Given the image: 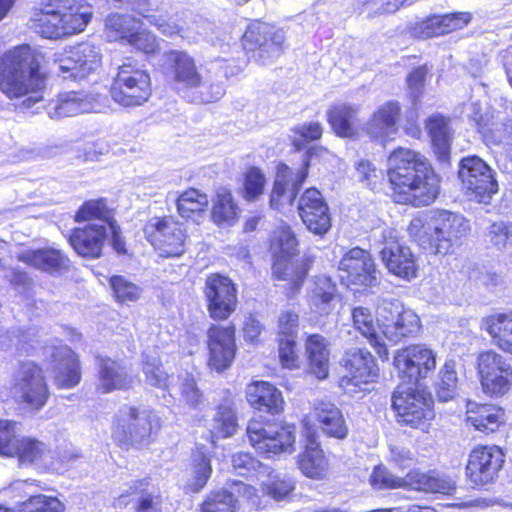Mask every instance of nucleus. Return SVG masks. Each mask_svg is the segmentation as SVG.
<instances>
[{"label":"nucleus","instance_id":"ddd939ff","mask_svg":"<svg viewBox=\"0 0 512 512\" xmlns=\"http://www.w3.org/2000/svg\"><path fill=\"white\" fill-rule=\"evenodd\" d=\"M147 241L164 257H179L185 252L186 234L171 216L152 217L144 225Z\"/></svg>","mask_w":512,"mask_h":512},{"label":"nucleus","instance_id":"f8f14e48","mask_svg":"<svg viewBox=\"0 0 512 512\" xmlns=\"http://www.w3.org/2000/svg\"><path fill=\"white\" fill-rule=\"evenodd\" d=\"M377 317L381 333L393 343L414 336L420 330L418 315L405 309L398 300H383L377 308Z\"/></svg>","mask_w":512,"mask_h":512},{"label":"nucleus","instance_id":"c03bdc74","mask_svg":"<svg viewBox=\"0 0 512 512\" xmlns=\"http://www.w3.org/2000/svg\"><path fill=\"white\" fill-rule=\"evenodd\" d=\"M239 209L233 200V196L226 188L217 190L213 201L211 218L219 227L233 226L238 219Z\"/></svg>","mask_w":512,"mask_h":512},{"label":"nucleus","instance_id":"e2e57ef3","mask_svg":"<svg viewBox=\"0 0 512 512\" xmlns=\"http://www.w3.org/2000/svg\"><path fill=\"white\" fill-rule=\"evenodd\" d=\"M106 212L107 208L102 200H91L81 206L76 213L75 220L78 222L95 220L91 224H106L103 219Z\"/></svg>","mask_w":512,"mask_h":512},{"label":"nucleus","instance_id":"603ef678","mask_svg":"<svg viewBox=\"0 0 512 512\" xmlns=\"http://www.w3.org/2000/svg\"><path fill=\"white\" fill-rule=\"evenodd\" d=\"M238 500L226 489L211 491L201 504V512H236Z\"/></svg>","mask_w":512,"mask_h":512},{"label":"nucleus","instance_id":"58836bf2","mask_svg":"<svg viewBox=\"0 0 512 512\" xmlns=\"http://www.w3.org/2000/svg\"><path fill=\"white\" fill-rule=\"evenodd\" d=\"M94 110L91 98L83 92H67L58 96L50 104L49 115L54 117H70Z\"/></svg>","mask_w":512,"mask_h":512},{"label":"nucleus","instance_id":"39448f33","mask_svg":"<svg viewBox=\"0 0 512 512\" xmlns=\"http://www.w3.org/2000/svg\"><path fill=\"white\" fill-rule=\"evenodd\" d=\"M371 239L389 273L408 281L417 277V259L411 249L400 242L395 229L374 230Z\"/></svg>","mask_w":512,"mask_h":512},{"label":"nucleus","instance_id":"052dcab7","mask_svg":"<svg viewBox=\"0 0 512 512\" xmlns=\"http://www.w3.org/2000/svg\"><path fill=\"white\" fill-rule=\"evenodd\" d=\"M295 136L292 143L297 150H302L305 144L310 141H315L321 138L323 127L319 122H308L293 128Z\"/></svg>","mask_w":512,"mask_h":512},{"label":"nucleus","instance_id":"9d476101","mask_svg":"<svg viewBox=\"0 0 512 512\" xmlns=\"http://www.w3.org/2000/svg\"><path fill=\"white\" fill-rule=\"evenodd\" d=\"M251 445L266 457L294 450L295 427L282 424L262 423L252 420L247 426Z\"/></svg>","mask_w":512,"mask_h":512},{"label":"nucleus","instance_id":"4468645a","mask_svg":"<svg viewBox=\"0 0 512 512\" xmlns=\"http://www.w3.org/2000/svg\"><path fill=\"white\" fill-rule=\"evenodd\" d=\"M482 388L491 396L504 395L512 385V366L501 354L488 350L477 357Z\"/></svg>","mask_w":512,"mask_h":512},{"label":"nucleus","instance_id":"f3484780","mask_svg":"<svg viewBox=\"0 0 512 512\" xmlns=\"http://www.w3.org/2000/svg\"><path fill=\"white\" fill-rule=\"evenodd\" d=\"M394 365L408 384L416 385L419 380L428 377L436 368V356L425 345H410L399 350L394 357Z\"/></svg>","mask_w":512,"mask_h":512},{"label":"nucleus","instance_id":"4d7b16f0","mask_svg":"<svg viewBox=\"0 0 512 512\" xmlns=\"http://www.w3.org/2000/svg\"><path fill=\"white\" fill-rule=\"evenodd\" d=\"M370 483L378 490L408 487V474L403 478L396 477L387 468L377 466L370 476Z\"/></svg>","mask_w":512,"mask_h":512},{"label":"nucleus","instance_id":"09e8293b","mask_svg":"<svg viewBox=\"0 0 512 512\" xmlns=\"http://www.w3.org/2000/svg\"><path fill=\"white\" fill-rule=\"evenodd\" d=\"M212 468L210 459L201 451L193 454L191 477L186 484V490L198 493L207 484L211 476Z\"/></svg>","mask_w":512,"mask_h":512},{"label":"nucleus","instance_id":"5701e85b","mask_svg":"<svg viewBox=\"0 0 512 512\" xmlns=\"http://www.w3.org/2000/svg\"><path fill=\"white\" fill-rule=\"evenodd\" d=\"M504 463V454L497 446H480L469 455L466 472L476 485L491 482Z\"/></svg>","mask_w":512,"mask_h":512},{"label":"nucleus","instance_id":"8fccbe9b","mask_svg":"<svg viewBox=\"0 0 512 512\" xmlns=\"http://www.w3.org/2000/svg\"><path fill=\"white\" fill-rule=\"evenodd\" d=\"M141 21L129 14L112 13L105 20V29L110 39H128Z\"/></svg>","mask_w":512,"mask_h":512},{"label":"nucleus","instance_id":"0e129e2a","mask_svg":"<svg viewBox=\"0 0 512 512\" xmlns=\"http://www.w3.org/2000/svg\"><path fill=\"white\" fill-rule=\"evenodd\" d=\"M275 259H292L297 253V241L290 229L279 232L274 245Z\"/></svg>","mask_w":512,"mask_h":512},{"label":"nucleus","instance_id":"680f3d73","mask_svg":"<svg viewBox=\"0 0 512 512\" xmlns=\"http://www.w3.org/2000/svg\"><path fill=\"white\" fill-rule=\"evenodd\" d=\"M115 297L120 302L137 301L142 289L122 276H114L110 280Z\"/></svg>","mask_w":512,"mask_h":512},{"label":"nucleus","instance_id":"4be33fe9","mask_svg":"<svg viewBox=\"0 0 512 512\" xmlns=\"http://www.w3.org/2000/svg\"><path fill=\"white\" fill-rule=\"evenodd\" d=\"M207 338L208 365L217 372L226 370L236 354L234 326L211 325L207 331Z\"/></svg>","mask_w":512,"mask_h":512},{"label":"nucleus","instance_id":"ea45409f","mask_svg":"<svg viewBox=\"0 0 512 512\" xmlns=\"http://www.w3.org/2000/svg\"><path fill=\"white\" fill-rule=\"evenodd\" d=\"M467 421L477 430L494 432L504 421V411L490 404L467 403Z\"/></svg>","mask_w":512,"mask_h":512},{"label":"nucleus","instance_id":"aec40b11","mask_svg":"<svg viewBox=\"0 0 512 512\" xmlns=\"http://www.w3.org/2000/svg\"><path fill=\"white\" fill-rule=\"evenodd\" d=\"M16 422L0 421V455L17 456L21 464H30L38 459L44 450L43 443L16 434Z\"/></svg>","mask_w":512,"mask_h":512},{"label":"nucleus","instance_id":"2eb2a0df","mask_svg":"<svg viewBox=\"0 0 512 512\" xmlns=\"http://www.w3.org/2000/svg\"><path fill=\"white\" fill-rule=\"evenodd\" d=\"M316 148L309 149L304 155L301 168L293 172L287 165L280 164L270 195V206L281 210L285 206H292L302 184L308 176L311 158Z\"/></svg>","mask_w":512,"mask_h":512},{"label":"nucleus","instance_id":"4c0bfd02","mask_svg":"<svg viewBox=\"0 0 512 512\" xmlns=\"http://www.w3.org/2000/svg\"><path fill=\"white\" fill-rule=\"evenodd\" d=\"M426 129L437 158L441 163L448 164L452 139L449 119L441 115H432L426 121Z\"/></svg>","mask_w":512,"mask_h":512},{"label":"nucleus","instance_id":"3c124183","mask_svg":"<svg viewBox=\"0 0 512 512\" xmlns=\"http://www.w3.org/2000/svg\"><path fill=\"white\" fill-rule=\"evenodd\" d=\"M458 376L456 371V362L448 360L439 371L438 381L436 382V395L442 402H447L456 394Z\"/></svg>","mask_w":512,"mask_h":512},{"label":"nucleus","instance_id":"6e6552de","mask_svg":"<svg viewBox=\"0 0 512 512\" xmlns=\"http://www.w3.org/2000/svg\"><path fill=\"white\" fill-rule=\"evenodd\" d=\"M10 391L18 404L31 411L42 409L50 395L42 369L33 362L22 363L15 371Z\"/></svg>","mask_w":512,"mask_h":512},{"label":"nucleus","instance_id":"5fc2aeb1","mask_svg":"<svg viewBox=\"0 0 512 512\" xmlns=\"http://www.w3.org/2000/svg\"><path fill=\"white\" fill-rule=\"evenodd\" d=\"M485 238L498 250L512 252V222H493L488 226Z\"/></svg>","mask_w":512,"mask_h":512},{"label":"nucleus","instance_id":"a878e982","mask_svg":"<svg viewBox=\"0 0 512 512\" xmlns=\"http://www.w3.org/2000/svg\"><path fill=\"white\" fill-rule=\"evenodd\" d=\"M338 298L337 285L329 276L321 274L311 279L306 294L311 313L319 316L329 315Z\"/></svg>","mask_w":512,"mask_h":512},{"label":"nucleus","instance_id":"412c9836","mask_svg":"<svg viewBox=\"0 0 512 512\" xmlns=\"http://www.w3.org/2000/svg\"><path fill=\"white\" fill-rule=\"evenodd\" d=\"M297 209L303 223L312 233L322 236L330 230L329 207L316 188L304 191L298 200Z\"/></svg>","mask_w":512,"mask_h":512},{"label":"nucleus","instance_id":"7ed1b4c3","mask_svg":"<svg viewBox=\"0 0 512 512\" xmlns=\"http://www.w3.org/2000/svg\"><path fill=\"white\" fill-rule=\"evenodd\" d=\"M470 230L469 222L462 216L449 211H442L430 222L413 219L408 232L418 244L436 254H448L454 245L465 237Z\"/></svg>","mask_w":512,"mask_h":512},{"label":"nucleus","instance_id":"a18cd8bd","mask_svg":"<svg viewBox=\"0 0 512 512\" xmlns=\"http://www.w3.org/2000/svg\"><path fill=\"white\" fill-rule=\"evenodd\" d=\"M208 427L213 440L215 438H228L234 435L237 431L238 423L233 407L229 404L217 406Z\"/></svg>","mask_w":512,"mask_h":512},{"label":"nucleus","instance_id":"dca6fc26","mask_svg":"<svg viewBox=\"0 0 512 512\" xmlns=\"http://www.w3.org/2000/svg\"><path fill=\"white\" fill-rule=\"evenodd\" d=\"M284 34L266 23H253L243 36L244 48L262 64L276 60L283 52Z\"/></svg>","mask_w":512,"mask_h":512},{"label":"nucleus","instance_id":"bf43d9fd","mask_svg":"<svg viewBox=\"0 0 512 512\" xmlns=\"http://www.w3.org/2000/svg\"><path fill=\"white\" fill-rule=\"evenodd\" d=\"M63 504L54 497L46 495L31 496L23 502L21 512H63Z\"/></svg>","mask_w":512,"mask_h":512},{"label":"nucleus","instance_id":"c85d7f7f","mask_svg":"<svg viewBox=\"0 0 512 512\" xmlns=\"http://www.w3.org/2000/svg\"><path fill=\"white\" fill-rule=\"evenodd\" d=\"M61 19L63 35L82 32L93 15L92 6L85 0H54Z\"/></svg>","mask_w":512,"mask_h":512},{"label":"nucleus","instance_id":"a211bd4d","mask_svg":"<svg viewBox=\"0 0 512 512\" xmlns=\"http://www.w3.org/2000/svg\"><path fill=\"white\" fill-rule=\"evenodd\" d=\"M64 79L82 80L101 64L100 49L92 43H80L55 59Z\"/></svg>","mask_w":512,"mask_h":512},{"label":"nucleus","instance_id":"2f4dec72","mask_svg":"<svg viewBox=\"0 0 512 512\" xmlns=\"http://www.w3.org/2000/svg\"><path fill=\"white\" fill-rule=\"evenodd\" d=\"M401 106L397 101L382 104L365 125L366 133L373 139H385L398 130Z\"/></svg>","mask_w":512,"mask_h":512},{"label":"nucleus","instance_id":"f03ea898","mask_svg":"<svg viewBox=\"0 0 512 512\" xmlns=\"http://www.w3.org/2000/svg\"><path fill=\"white\" fill-rule=\"evenodd\" d=\"M388 179L399 193H410L416 205L431 204L440 189V179L428 159L404 147H398L390 154Z\"/></svg>","mask_w":512,"mask_h":512},{"label":"nucleus","instance_id":"864d4df0","mask_svg":"<svg viewBox=\"0 0 512 512\" xmlns=\"http://www.w3.org/2000/svg\"><path fill=\"white\" fill-rule=\"evenodd\" d=\"M209 203L208 196L196 189H189L177 198V210L183 218L204 211Z\"/></svg>","mask_w":512,"mask_h":512},{"label":"nucleus","instance_id":"423d86ee","mask_svg":"<svg viewBox=\"0 0 512 512\" xmlns=\"http://www.w3.org/2000/svg\"><path fill=\"white\" fill-rule=\"evenodd\" d=\"M433 399L429 392L414 384L398 385L392 396V406L398 422L419 428L434 418Z\"/></svg>","mask_w":512,"mask_h":512},{"label":"nucleus","instance_id":"20e7f679","mask_svg":"<svg viewBox=\"0 0 512 512\" xmlns=\"http://www.w3.org/2000/svg\"><path fill=\"white\" fill-rule=\"evenodd\" d=\"M149 73L131 58L118 65L110 88L112 99L120 106L130 108L143 105L151 96Z\"/></svg>","mask_w":512,"mask_h":512},{"label":"nucleus","instance_id":"72a5a7b5","mask_svg":"<svg viewBox=\"0 0 512 512\" xmlns=\"http://www.w3.org/2000/svg\"><path fill=\"white\" fill-rule=\"evenodd\" d=\"M305 356L308 371L322 380L329 374L330 343L321 334L308 335L305 343Z\"/></svg>","mask_w":512,"mask_h":512},{"label":"nucleus","instance_id":"0eeeda50","mask_svg":"<svg viewBox=\"0 0 512 512\" xmlns=\"http://www.w3.org/2000/svg\"><path fill=\"white\" fill-rule=\"evenodd\" d=\"M159 428L156 415L148 409L124 407L119 411L113 438L122 448L149 443Z\"/></svg>","mask_w":512,"mask_h":512},{"label":"nucleus","instance_id":"774afa93","mask_svg":"<svg viewBox=\"0 0 512 512\" xmlns=\"http://www.w3.org/2000/svg\"><path fill=\"white\" fill-rule=\"evenodd\" d=\"M490 139L497 145L504 147L512 144V114L507 113L499 118L490 130Z\"/></svg>","mask_w":512,"mask_h":512},{"label":"nucleus","instance_id":"13d9d810","mask_svg":"<svg viewBox=\"0 0 512 512\" xmlns=\"http://www.w3.org/2000/svg\"><path fill=\"white\" fill-rule=\"evenodd\" d=\"M266 178L259 168L251 167L245 173L243 197L253 201L263 194Z\"/></svg>","mask_w":512,"mask_h":512},{"label":"nucleus","instance_id":"393cba45","mask_svg":"<svg viewBox=\"0 0 512 512\" xmlns=\"http://www.w3.org/2000/svg\"><path fill=\"white\" fill-rule=\"evenodd\" d=\"M339 270L355 285L372 287L377 284L375 264L368 251L359 247L349 250L339 262Z\"/></svg>","mask_w":512,"mask_h":512},{"label":"nucleus","instance_id":"f257e3e1","mask_svg":"<svg viewBox=\"0 0 512 512\" xmlns=\"http://www.w3.org/2000/svg\"><path fill=\"white\" fill-rule=\"evenodd\" d=\"M44 55L23 44L8 50L0 61V90L10 99L27 96L24 105L32 108L42 100L39 92L45 86L40 65Z\"/></svg>","mask_w":512,"mask_h":512},{"label":"nucleus","instance_id":"c9c22d12","mask_svg":"<svg viewBox=\"0 0 512 512\" xmlns=\"http://www.w3.org/2000/svg\"><path fill=\"white\" fill-rule=\"evenodd\" d=\"M54 4V0H43L40 8L35 9L30 18L31 28L44 38L57 39L64 36L58 9Z\"/></svg>","mask_w":512,"mask_h":512},{"label":"nucleus","instance_id":"e433bc0d","mask_svg":"<svg viewBox=\"0 0 512 512\" xmlns=\"http://www.w3.org/2000/svg\"><path fill=\"white\" fill-rule=\"evenodd\" d=\"M408 488L450 495L456 490V482L451 477L434 471L429 473L410 471L408 473Z\"/></svg>","mask_w":512,"mask_h":512},{"label":"nucleus","instance_id":"7c9ffc66","mask_svg":"<svg viewBox=\"0 0 512 512\" xmlns=\"http://www.w3.org/2000/svg\"><path fill=\"white\" fill-rule=\"evenodd\" d=\"M246 399L258 411L277 415L284 409V399L280 390L266 381H254L246 387Z\"/></svg>","mask_w":512,"mask_h":512},{"label":"nucleus","instance_id":"f704fd0d","mask_svg":"<svg viewBox=\"0 0 512 512\" xmlns=\"http://www.w3.org/2000/svg\"><path fill=\"white\" fill-rule=\"evenodd\" d=\"M133 384V376L121 362L110 358L99 359L98 389L102 393L128 389Z\"/></svg>","mask_w":512,"mask_h":512},{"label":"nucleus","instance_id":"37998d69","mask_svg":"<svg viewBox=\"0 0 512 512\" xmlns=\"http://www.w3.org/2000/svg\"><path fill=\"white\" fill-rule=\"evenodd\" d=\"M357 114L358 107L338 103L327 111V120L338 136L351 138L355 135L354 121Z\"/></svg>","mask_w":512,"mask_h":512},{"label":"nucleus","instance_id":"69168bd1","mask_svg":"<svg viewBox=\"0 0 512 512\" xmlns=\"http://www.w3.org/2000/svg\"><path fill=\"white\" fill-rule=\"evenodd\" d=\"M149 482L147 479L135 480L129 486L128 494L141 493L138 512H151L157 510L158 497H154L150 493H145Z\"/></svg>","mask_w":512,"mask_h":512},{"label":"nucleus","instance_id":"49530a36","mask_svg":"<svg viewBox=\"0 0 512 512\" xmlns=\"http://www.w3.org/2000/svg\"><path fill=\"white\" fill-rule=\"evenodd\" d=\"M483 328L500 348L512 337V311L490 315L483 320Z\"/></svg>","mask_w":512,"mask_h":512},{"label":"nucleus","instance_id":"bb28decb","mask_svg":"<svg viewBox=\"0 0 512 512\" xmlns=\"http://www.w3.org/2000/svg\"><path fill=\"white\" fill-rule=\"evenodd\" d=\"M51 357L55 385L67 389L78 385L81 380V371L76 354L68 346L61 345L54 348Z\"/></svg>","mask_w":512,"mask_h":512},{"label":"nucleus","instance_id":"1a4fd4ad","mask_svg":"<svg viewBox=\"0 0 512 512\" xmlns=\"http://www.w3.org/2000/svg\"><path fill=\"white\" fill-rule=\"evenodd\" d=\"M160 69L171 86L181 94L200 88L204 78L196 60L185 50H169L160 58Z\"/></svg>","mask_w":512,"mask_h":512},{"label":"nucleus","instance_id":"b1692460","mask_svg":"<svg viewBox=\"0 0 512 512\" xmlns=\"http://www.w3.org/2000/svg\"><path fill=\"white\" fill-rule=\"evenodd\" d=\"M340 363L348 372L341 378L342 386L367 384L377 376L378 368L367 350L351 348L345 352Z\"/></svg>","mask_w":512,"mask_h":512},{"label":"nucleus","instance_id":"6ab92c4d","mask_svg":"<svg viewBox=\"0 0 512 512\" xmlns=\"http://www.w3.org/2000/svg\"><path fill=\"white\" fill-rule=\"evenodd\" d=\"M204 294L208 312L214 320H225L235 311L237 289L228 277L219 274L208 276Z\"/></svg>","mask_w":512,"mask_h":512},{"label":"nucleus","instance_id":"6e6d98bb","mask_svg":"<svg viewBox=\"0 0 512 512\" xmlns=\"http://www.w3.org/2000/svg\"><path fill=\"white\" fill-rule=\"evenodd\" d=\"M143 373L146 382L154 387L166 388L169 376L163 370L160 360L147 354L143 355Z\"/></svg>","mask_w":512,"mask_h":512},{"label":"nucleus","instance_id":"338daca9","mask_svg":"<svg viewBox=\"0 0 512 512\" xmlns=\"http://www.w3.org/2000/svg\"><path fill=\"white\" fill-rule=\"evenodd\" d=\"M410 34L419 39H427L435 36L443 35L441 28L440 16H432L426 20L415 23L410 28Z\"/></svg>","mask_w":512,"mask_h":512},{"label":"nucleus","instance_id":"cd10ccee","mask_svg":"<svg viewBox=\"0 0 512 512\" xmlns=\"http://www.w3.org/2000/svg\"><path fill=\"white\" fill-rule=\"evenodd\" d=\"M305 449L298 455V466L308 478L321 480L328 472V459L317 441L316 433L311 428H305Z\"/></svg>","mask_w":512,"mask_h":512},{"label":"nucleus","instance_id":"de8ad7c7","mask_svg":"<svg viewBox=\"0 0 512 512\" xmlns=\"http://www.w3.org/2000/svg\"><path fill=\"white\" fill-rule=\"evenodd\" d=\"M272 270L277 279L300 286L307 276L308 266L304 262H294L292 259H275Z\"/></svg>","mask_w":512,"mask_h":512},{"label":"nucleus","instance_id":"c756f323","mask_svg":"<svg viewBox=\"0 0 512 512\" xmlns=\"http://www.w3.org/2000/svg\"><path fill=\"white\" fill-rule=\"evenodd\" d=\"M106 238L107 224H87L75 228L68 240L80 256L97 258L101 255Z\"/></svg>","mask_w":512,"mask_h":512},{"label":"nucleus","instance_id":"473e14b6","mask_svg":"<svg viewBox=\"0 0 512 512\" xmlns=\"http://www.w3.org/2000/svg\"><path fill=\"white\" fill-rule=\"evenodd\" d=\"M18 259L50 274L65 272L70 267L69 258L61 250L54 248L25 250L18 255Z\"/></svg>","mask_w":512,"mask_h":512},{"label":"nucleus","instance_id":"79ce46f5","mask_svg":"<svg viewBox=\"0 0 512 512\" xmlns=\"http://www.w3.org/2000/svg\"><path fill=\"white\" fill-rule=\"evenodd\" d=\"M352 319L354 327L366 337L370 344L376 349L378 356L384 360L388 359V350L376 333L374 318L370 309L366 307H355L352 310Z\"/></svg>","mask_w":512,"mask_h":512},{"label":"nucleus","instance_id":"9b49d317","mask_svg":"<svg viewBox=\"0 0 512 512\" xmlns=\"http://www.w3.org/2000/svg\"><path fill=\"white\" fill-rule=\"evenodd\" d=\"M458 177L466 194L479 203H488L498 192L493 170L478 156H468L459 162Z\"/></svg>","mask_w":512,"mask_h":512},{"label":"nucleus","instance_id":"a19ab883","mask_svg":"<svg viewBox=\"0 0 512 512\" xmlns=\"http://www.w3.org/2000/svg\"><path fill=\"white\" fill-rule=\"evenodd\" d=\"M315 415L323 432L331 437L343 439L348 434L340 409L330 402H320L315 407Z\"/></svg>","mask_w":512,"mask_h":512}]
</instances>
